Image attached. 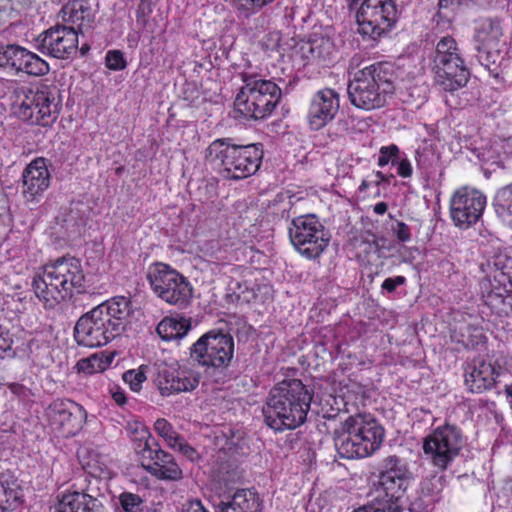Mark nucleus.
I'll return each mask as SVG.
<instances>
[{
    "mask_svg": "<svg viewBox=\"0 0 512 512\" xmlns=\"http://www.w3.org/2000/svg\"><path fill=\"white\" fill-rule=\"evenodd\" d=\"M131 313L129 298L116 296L106 300L77 320L74 327L76 343L86 348L107 345L123 332Z\"/></svg>",
    "mask_w": 512,
    "mask_h": 512,
    "instance_id": "obj_1",
    "label": "nucleus"
},
{
    "mask_svg": "<svg viewBox=\"0 0 512 512\" xmlns=\"http://www.w3.org/2000/svg\"><path fill=\"white\" fill-rule=\"evenodd\" d=\"M312 402L313 394L301 380H284L267 397L264 421L276 432L296 429L307 420Z\"/></svg>",
    "mask_w": 512,
    "mask_h": 512,
    "instance_id": "obj_2",
    "label": "nucleus"
},
{
    "mask_svg": "<svg viewBox=\"0 0 512 512\" xmlns=\"http://www.w3.org/2000/svg\"><path fill=\"white\" fill-rule=\"evenodd\" d=\"M85 280L80 261L74 257H62L43 266L32 281L36 297L46 308L56 305L80 292Z\"/></svg>",
    "mask_w": 512,
    "mask_h": 512,
    "instance_id": "obj_3",
    "label": "nucleus"
},
{
    "mask_svg": "<svg viewBox=\"0 0 512 512\" xmlns=\"http://www.w3.org/2000/svg\"><path fill=\"white\" fill-rule=\"evenodd\" d=\"M394 65L377 62L355 73L347 87L353 106L366 111L384 107L396 90Z\"/></svg>",
    "mask_w": 512,
    "mask_h": 512,
    "instance_id": "obj_4",
    "label": "nucleus"
},
{
    "mask_svg": "<svg viewBox=\"0 0 512 512\" xmlns=\"http://www.w3.org/2000/svg\"><path fill=\"white\" fill-rule=\"evenodd\" d=\"M384 436V428L374 415L356 413L342 422L335 448L341 458H364L381 447Z\"/></svg>",
    "mask_w": 512,
    "mask_h": 512,
    "instance_id": "obj_5",
    "label": "nucleus"
},
{
    "mask_svg": "<svg viewBox=\"0 0 512 512\" xmlns=\"http://www.w3.org/2000/svg\"><path fill=\"white\" fill-rule=\"evenodd\" d=\"M261 143L237 145L231 138L214 140L206 149L207 161L220 167L224 177L233 180L255 174L263 159Z\"/></svg>",
    "mask_w": 512,
    "mask_h": 512,
    "instance_id": "obj_6",
    "label": "nucleus"
},
{
    "mask_svg": "<svg viewBox=\"0 0 512 512\" xmlns=\"http://www.w3.org/2000/svg\"><path fill=\"white\" fill-rule=\"evenodd\" d=\"M243 85L236 95L234 105L245 118L260 120L272 114L278 105L282 91L272 80L255 73L241 74Z\"/></svg>",
    "mask_w": 512,
    "mask_h": 512,
    "instance_id": "obj_7",
    "label": "nucleus"
},
{
    "mask_svg": "<svg viewBox=\"0 0 512 512\" xmlns=\"http://www.w3.org/2000/svg\"><path fill=\"white\" fill-rule=\"evenodd\" d=\"M57 90L45 84L20 87L15 90L13 112L20 120L31 125L50 127L58 118Z\"/></svg>",
    "mask_w": 512,
    "mask_h": 512,
    "instance_id": "obj_8",
    "label": "nucleus"
},
{
    "mask_svg": "<svg viewBox=\"0 0 512 512\" xmlns=\"http://www.w3.org/2000/svg\"><path fill=\"white\" fill-rule=\"evenodd\" d=\"M356 10L358 33L377 42L387 35L397 22V7L393 0H347Z\"/></svg>",
    "mask_w": 512,
    "mask_h": 512,
    "instance_id": "obj_9",
    "label": "nucleus"
},
{
    "mask_svg": "<svg viewBox=\"0 0 512 512\" xmlns=\"http://www.w3.org/2000/svg\"><path fill=\"white\" fill-rule=\"evenodd\" d=\"M433 70L435 82L445 91H456L466 86L470 72L455 39L444 36L436 44Z\"/></svg>",
    "mask_w": 512,
    "mask_h": 512,
    "instance_id": "obj_10",
    "label": "nucleus"
},
{
    "mask_svg": "<svg viewBox=\"0 0 512 512\" xmlns=\"http://www.w3.org/2000/svg\"><path fill=\"white\" fill-rule=\"evenodd\" d=\"M133 448L142 468L156 479L179 481L183 478L182 469L173 455L163 450L146 429L133 438Z\"/></svg>",
    "mask_w": 512,
    "mask_h": 512,
    "instance_id": "obj_11",
    "label": "nucleus"
},
{
    "mask_svg": "<svg viewBox=\"0 0 512 512\" xmlns=\"http://www.w3.org/2000/svg\"><path fill=\"white\" fill-rule=\"evenodd\" d=\"M464 444L462 430L455 424L444 423L424 437L423 452L434 468L445 471L459 456Z\"/></svg>",
    "mask_w": 512,
    "mask_h": 512,
    "instance_id": "obj_12",
    "label": "nucleus"
},
{
    "mask_svg": "<svg viewBox=\"0 0 512 512\" xmlns=\"http://www.w3.org/2000/svg\"><path fill=\"white\" fill-rule=\"evenodd\" d=\"M294 248L305 258H318L328 247L331 235L314 214L294 218L288 228Z\"/></svg>",
    "mask_w": 512,
    "mask_h": 512,
    "instance_id": "obj_13",
    "label": "nucleus"
},
{
    "mask_svg": "<svg viewBox=\"0 0 512 512\" xmlns=\"http://www.w3.org/2000/svg\"><path fill=\"white\" fill-rule=\"evenodd\" d=\"M147 280L152 291L170 305L185 307L192 298L189 281L167 264H152L147 271Z\"/></svg>",
    "mask_w": 512,
    "mask_h": 512,
    "instance_id": "obj_14",
    "label": "nucleus"
},
{
    "mask_svg": "<svg viewBox=\"0 0 512 512\" xmlns=\"http://www.w3.org/2000/svg\"><path fill=\"white\" fill-rule=\"evenodd\" d=\"M234 355V339L229 333L211 330L190 348V356L204 367H228Z\"/></svg>",
    "mask_w": 512,
    "mask_h": 512,
    "instance_id": "obj_15",
    "label": "nucleus"
},
{
    "mask_svg": "<svg viewBox=\"0 0 512 512\" xmlns=\"http://www.w3.org/2000/svg\"><path fill=\"white\" fill-rule=\"evenodd\" d=\"M201 373L187 365L161 363L157 366L155 384L164 397L194 391L200 383Z\"/></svg>",
    "mask_w": 512,
    "mask_h": 512,
    "instance_id": "obj_16",
    "label": "nucleus"
},
{
    "mask_svg": "<svg viewBox=\"0 0 512 512\" xmlns=\"http://www.w3.org/2000/svg\"><path fill=\"white\" fill-rule=\"evenodd\" d=\"M486 206V197L478 190L461 187L450 199V215L455 226L467 229L481 218Z\"/></svg>",
    "mask_w": 512,
    "mask_h": 512,
    "instance_id": "obj_17",
    "label": "nucleus"
},
{
    "mask_svg": "<svg viewBox=\"0 0 512 512\" xmlns=\"http://www.w3.org/2000/svg\"><path fill=\"white\" fill-rule=\"evenodd\" d=\"M34 47L44 55L67 59L78 49V32L74 27L55 25L37 36Z\"/></svg>",
    "mask_w": 512,
    "mask_h": 512,
    "instance_id": "obj_18",
    "label": "nucleus"
},
{
    "mask_svg": "<svg viewBox=\"0 0 512 512\" xmlns=\"http://www.w3.org/2000/svg\"><path fill=\"white\" fill-rule=\"evenodd\" d=\"M340 108L339 93L332 88L315 92L309 102L307 122L312 130H320L330 123Z\"/></svg>",
    "mask_w": 512,
    "mask_h": 512,
    "instance_id": "obj_19",
    "label": "nucleus"
},
{
    "mask_svg": "<svg viewBox=\"0 0 512 512\" xmlns=\"http://www.w3.org/2000/svg\"><path fill=\"white\" fill-rule=\"evenodd\" d=\"M479 289L484 304L495 313L507 315L512 312V291L497 275L486 274L479 283Z\"/></svg>",
    "mask_w": 512,
    "mask_h": 512,
    "instance_id": "obj_20",
    "label": "nucleus"
},
{
    "mask_svg": "<svg viewBox=\"0 0 512 512\" xmlns=\"http://www.w3.org/2000/svg\"><path fill=\"white\" fill-rule=\"evenodd\" d=\"M52 423L58 426L63 436H74L83 427L87 413L74 401H57L51 406Z\"/></svg>",
    "mask_w": 512,
    "mask_h": 512,
    "instance_id": "obj_21",
    "label": "nucleus"
},
{
    "mask_svg": "<svg viewBox=\"0 0 512 512\" xmlns=\"http://www.w3.org/2000/svg\"><path fill=\"white\" fill-rule=\"evenodd\" d=\"M503 36V30L498 19L483 18L475 26L474 41L478 51V60L481 65L489 67L491 60V50H496L498 43Z\"/></svg>",
    "mask_w": 512,
    "mask_h": 512,
    "instance_id": "obj_22",
    "label": "nucleus"
},
{
    "mask_svg": "<svg viewBox=\"0 0 512 512\" xmlns=\"http://www.w3.org/2000/svg\"><path fill=\"white\" fill-rule=\"evenodd\" d=\"M52 512H105L101 500L84 491H64L57 495Z\"/></svg>",
    "mask_w": 512,
    "mask_h": 512,
    "instance_id": "obj_23",
    "label": "nucleus"
},
{
    "mask_svg": "<svg viewBox=\"0 0 512 512\" xmlns=\"http://www.w3.org/2000/svg\"><path fill=\"white\" fill-rule=\"evenodd\" d=\"M496 376V369L490 361L477 358L465 370V385L472 393H482L494 386Z\"/></svg>",
    "mask_w": 512,
    "mask_h": 512,
    "instance_id": "obj_24",
    "label": "nucleus"
},
{
    "mask_svg": "<svg viewBox=\"0 0 512 512\" xmlns=\"http://www.w3.org/2000/svg\"><path fill=\"white\" fill-rule=\"evenodd\" d=\"M23 194L29 200H34L42 194L50 184V174L43 158L32 161L23 171Z\"/></svg>",
    "mask_w": 512,
    "mask_h": 512,
    "instance_id": "obj_25",
    "label": "nucleus"
},
{
    "mask_svg": "<svg viewBox=\"0 0 512 512\" xmlns=\"http://www.w3.org/2000/svg\"><path fill=\"white\" fill-rule=\"evenodd\" d=\"M216 512H262V501L255 492L240 489L232 497L221 500Z\"/></svg>",
    "mask_w": 512,
    "mask_h": 512,
    "instance_id": "obj_26",
    "label": "nucleus"
},
{
    "mask_svg": "<svg viewBox=\"0 0 512 512\" xmlns=\"http://www.w3.org/2000/svg\"><path fill=\"white\" fill-rule=\"evenodd\" d=\"M62 18L65 22L76 25L83 33L89 30L95 19V12L91 7L90 0H72L63 6Z\"/></svg>",
    "mask_w": 512,
    "mask_h": 512,
    "instance_id": "obj_27",
    "label": "nucleus"
},
{
    "mask_svg": "<svg viewBox=\"0 0 512 512\" xmlns=\"http://www.w3.org/2000/svg\"><path fill=\"white\" fill-rule=\"evenodd\" d=\"M408 483L409 479L379 474L377 480L373 482L371 495L374 500L397 503L404 495Z\"/></svg>",
    "mask_w": 512,
    "mask_h": 512,
    "instance_id": "obj_28",
    "label": "nucleus"
},
{
    "mask_svg": "<svg viewBox=\"0 0 512 512\" xmlns=\"http://www.w3.org/2000/svg\"><path fill=\"white\" fill-rule=\"evenodd\" d=\"M21 498L20 485L10 472L0 473V512L13 511Z\"/></svg>",
    "mask_w": 512,
    "mask_h": 512,
    "instance_id": "obj_29",
    "label": "nucleus"
},
{
    "mask_svg": "<svg viewBox=\"0 0 512 512\" xmlns=\"http://www.w3.org/2000/svg\"><path fill=\"white\" fill-rule=\"evenodd\" d=\"M302 56L311 62H327L333 58V42L326 37H319L301 45Z\"/></svg>",
    "mask_w": 512,
    "mask_h": 512,
    "instance_id": "obj_30",
    "label": "nucleus"
},
{
    "mask_svg": "<svg viewBox=\"0 0 512 512\" xmlns=\"http://www.w3.org/2000/svg\"><path fill=\"white\" fill-rule=\"evenodd\" d=\"M190 330V323L184 318L165 317L157 325L158 335L165 341L184 337Z\"/></svg>",
    "mask_w": 512,
    "mask_h": 512,
    "instance_id": "obj_31",
    "label": "nucleus"
},
{
    "mask_svg": "<svg viewBox=\"0 0 512 512\" xmlns=\"http://www.w3.org/2000/svg\"><path fill=\"white\" fill-rule=\"evenodd\" d=\"M27 49L16 44H7L0 46V68L20 73Z\"/></svg>",
    "mask_w": 512,
    "mask_h": 512,
    "instance_id": "obj_32",
    "label": "nucleus"
},
{
    "mask_svg": "<svg viewBox=\"0 0 512 512\" xmlns=\"http://www.w3.org/2000/svg\"><path fill=\"white\" fill-rule=\"evenodd\" d=\"M494 206L499 217L512 227V184L497 191Z\"/></svg>",
    "mask_w": 512,
    "mask_h": 512,
    "instance_id": "obj_33",
    "label": "nucleus"
},
{
    "mask_svg": "<svg viewBox=\"0 0 512 512\" xmlns=\"http://www.w3.org/2000/svg\"><path fill=\"white\" fill-rule=\"evenodd\" d=\"M379 474L387 476L399 477L404 479H411V472L407 463L396 455L385 457L381 464Z\"/></svg>",
    "mask_w": 512,
    "mask_h": 512,
    "instance_id": "obj_34",
    "label": "nucleus"
},
{
    "mask_svg": "<svg viewBox=\"0 0 512 512\" xmlns=\"http://www.w3.org/2000/svg\"><path fill=\"white\" fill-rule=\"evenodd\" d=\"M49 70V64L44 59L27 49V55L24 57L20 73L39 77L46 75Z\"/></svg>",
    "mask_w": 512,
    "mask_h": 512,
    "instance_id": "obj_35",
    "label": "nucleus"
},
{
    "mask_svg": "<svg viewBox=\"0 0 512 512\" xmlns=\"http://www.w3.org/2000/svg\"><path fill=\"white\" fill-rule=\"evenodd\" d=\"M154 430L158 434L159 437L163 438L166 444L171 448L177 443L182 437L172 426L170 422H168L164 418H159L154 423Z\"/></svg>",
    "mask_w": 512,
    "mask_h": 512,
    "instance_id": "obj_36",
    "label": "nucleus"
},
{
    "mask_svg": "<svg viewBox=\"0 0 512 512\" xmlns=\"http://www.w3.org/2000/svg\"><path fill=\"white\" fill-rule=\"evenodd\" d=\"M233 2L238 16L249 18L271 3L272 0H233Z\"/></svg>",
    "mask_w": 512,
    "mask_h": 512,
    "instance_id": "obj_37",
    "label": "nucleus"
},
{
    "mask_svg": "<svg viewBox=\"0 0 512 512\" xmlns=\"http://www.w3.org/2000/svg\"><path fill=\"white\" fill-rule=\"evenodd\" d=\"M146 367L140 366L138 369H131L123 374L124 382L130 387L133 392H139L142 389V384L146 381Z\"/></svg>",
    "mask_w": 512,
    "mask_h": 512,
    "instance_id": "obj_38",
    "label": "nucleus"
},
{
    "mask_svg": "<svg viewBox=\"0 0 512 512\" xmlns=\"http://www.w3.org/2000/svg\"><path fill=\"white\" fill-rule=\"evenodd\" d=\"M143 499L134 493L123 492L119 495V504L124 512H142Z\"/></svg>",
    "mask_w": 512,
    "mask_h": 512,
    "instance_id": "obj_39",
    "label": "nucleus"
},
{
    "mask_svg": "<svg viewBox=\"0 0 512 512\" xmlns=\"http://www.w3.org/2000/svg\"><path fill=\"white\" fill-rule=\"evenodd\" d=\"M442 477L426 479L421 483L420 492L421 494L433 498L434 502H438L441 499V481Z\"/></svg>",
    "mask_w": 512,
    "mask_h": 512,
    "instance_id": "obj_40",
    "label": "nucleus"
},
{
    "mask_svg": "<svg viewBox=\"0 0 512 512\" xmlns=\"http://www.w3.org/2000/svg\"><path fill=\"white\" fill-rule=\"evenodd\" d=\"M400 156V150L399 148L391 144L389 146H382L379 150V156H378V166L384 167L391 163L393 166L396 165V161L398 160Z\"/></svg>",
    "mask_w": 512,
    "mask_h": 512,
    "instance_id": "obj_41",
    "label": "nucleus"
},
{
    "mask_svg": "<svg viewBox=\"0 0 512 512\" xmlns=\"http://www.w3.org/2000/svg\"><path fill=\"white\" fill-rule=\"evenodd\" d=\"M105 65L109 70L121 71L127 67V61L120 50H109L105 56Z\"/></svg>",
    "mask_w": 512,
    "mask_h": 512,
    "instance_id": "obj_42",
    "label": "nucleus"
},
{
    "mask_svg": "<svg viewBox=\"0 0 512 512\" xmlns=\"http://www.w3.org/2000/svg\"><path fill=\"white\" fill-rule=\"evenodd\" d=\"M107 363L96 355L78 362L79 370L86 374H94L105 370Z\"/></svg>",
    "mask_w": 512,
    "mask_h": 512,
    "instance_id": "obj_43",
    "label": "nucleus"
},
{
    "mask_svg": "<svg viewBox=\"0 0 512 512\" xmlns=\"http://www.w3.org/2000/svg\"><path fill=\"white\" fill-rule=\"evenodd\" d=\"M401 100L408 104H414L417 108L425 101V89L422 87H412L400 92Z\"/></svg>",
    "mask_w": 512,
    "mask_h": 512,
    "instance_id": "obj_44",
    "label": "nucleus"
},
{
    "mask_svg": "<svg viewBox=\"0 0 512 512\" xmlns=\"http://www.w3.org/2000/svg\"><path fill=\"white\" fill-rule=\"evenodd\" d=\"M229 291L230 293L227 294L228 301L233 303L238 302L241 299L248 301L247 297L245 296V293L249 292L247 282L232 281L229 284Z\"/></svg>",
    "mask_w": 512,
    "mask_h": 512,
    "instance_id": "obj_45",
    "label": "nucleus"
},
{
    "mask_svg": "<svg viewBox=\"0 0 512 512\" xmlns=\"http://www.w3.org/2000/svg\"><path fill=\"white\" fill-rule=\"evenodd\" d=\"M365 512H400L398 503L372 499L371 503L362 507Z\"/></svg>",
    "mask_w": 512,
    "mask_h": 512,
    "instance_id": "obj_46",
    "label": "nucleus"
},
{
    "mask_svg": "<svg viewBox=\"0 0 512 512\" xmlns=\"http://www.w3.org/2000/svg\"><path fill=\"white\" fill-rule=\"evenodd\" d=\"M416 160L418 168L423 170L426 176H428L431 167L436 161V157L430 149H425L423 151L418 150L416 152Z\"/></svg>",
    "mask_w": 512,
    "mask_h": 512,
    "instance_id": "obj_47",
    "label": "nucleus"
},
{
    "mask_svg": "<svg viewBox=\"0 0 512 512\" xmlns=\"http://www.w3.org/2000/svg\"><path fill=\"white\" fill-rule=\"evenodd\" d=\"M436 502L421 493L411 502V512H432Z\"/></svg>",
    "mask_w": 512,
    "mask_h": 512,
    "instance_id": "obj_48",
    "label": "nucleus"
},
{
    "mask_svg": "<svg viewBox=\"0 0 512 512\" xmlns=\"http://www.w3.org/2000/svg\"><path fill=\"white\" fill-rule=\"evenodd\" d=\"M171 448L179 451L191 461H194L198 458L197 451L191 445H189L183 437H181L180 440L177 441V443H175V445Z\"/></svg>",
    "mask_w": 512,
    "mask_h": 512,
    "instance_id": "obj_49",
    "label": "nucleus"
},
{
    "mask_svg": "<svg viewBox=\"0 0 512 512\" xmlns=\"http://www.w3.org/2000/svg\"><path fill=\"white\" fill-rule=\"evenodd\" d=\"M392 232L401 242H408L411 240L410 228L404 222L396 221V223L392 225Z\"/></svg>",
    "mask_w": 512,
    "mask_h": 512,
    "instance_id": "obj_50",
    "label": "nucleus"
},
{
    "mask_svg": "<svg viewBox=\"0 0 512 512\" xmlns=\"http://www.w3.org/2000/svg\"><path fill=\"white\" fill-rule=\"evenodd\" d=\"M13 339L8 329L0 326V358L3 354L11 352Z\"/></svg>",
    "mask_w": 512,
    "mask_h": 512,
    "instance_id": "obj_51",
    "label": "nucleus"
},
{
    "mask_svg": "<svg viewBox=\"0 0 512 512\" xmlns=\"http://www.w3.org/2000/svg\"><path fill=\"white\" fill-rule=\"evenodd\" d=\"M406 283V278L404 276H396L393 278H386L381 288L388 293H393L398 286L404 285Z\"/></svg>",
    "mask_w": 512,
    "mask_h": 512,
    "instance_id": "obj_52",
    "label": "nucleus"
},
{
    "mask_svg": "<svg viewBox=\"0 0 512 512\" xmlns=\"http://www.w3.org/2000/svg\"><path fill=\"white\" fill-rule=\"evenodd\" d=\"M395 166H397V174L399 176L403 178H408L412 175L413 168L411 162L406 157L401 158L399 156Z\"/></svg>",
    "mask_w": 512,
    "mask_h": 512,
    "instance_id": "obj_53",
    "label": "nucleus"
},
{
    "mask_svg": "<svg viewBox=\"0 0 512 512\" xmlns=\"http://www.w3.org/2000/svg\"><path fill=\"white\" fill-rule=\"evenodd\" d=\"M182 512H209L201 501L199 500H191L189 501Z\"/></svg>",
    "mask_w": 512,
    "mask_h": 512,
    "instance_id": "obj_54",
    "label": "nucleus"
},
{
    "mask_svg": "<svg viewBox=\"0 0 512 512\" xmlns=\"http://www.w3.org/2000/svg\"><path fill=\"white\" fill-rule=\"evenodd\" d=\"M387 209H388V205L385 202H378L374 205L373 211L376 214L382 215V214L386 213Z\"/></svg>",
    "mask_w": 512,
    "mask_h": 512,
    "instance_id": "obj_55",
    "label": "nucleus"
},
{
    "mask_svg": "<svg viewBox=\"0 0 512 512\" xmlns=\"http://www.w3.org/2000/svg\"><path fill=\"white\" fill-rule=\"evenodd\" d=\"M113 399L118 405H123L126 402V397L122 392H115L113 394Z\"/></svg>",
    "mask_w": 512,
    "mask_h": 512,
    "instance_id": "obj_56",
    "label": "nucleus"
},
{
    "mask_svg": "<svg viewBox=\"0 0 512 512\" xmlns=\"http://www.w3.org/2000/svg\"><path fill=\"white\" fill-rule=\"evenodd\" d=\"M375 177H376V180H375L376 185H379L381 182L385 181V179H386L385 175L380 171H377L375 173Z\"/></svg>",
    "mask_w": 512,
    "mask_h": 512,
    "instance_id": "obj_57",
    "label": "nucleus"
},
{
    "mask_svg": "<svg viewBox=\"0 0 512 512\" xmlns=\"http://www.w3.org/2000/svg\"><path fill=\"white\" fill-rule=\"evenodd\" d=\"M369 187H370V182H369V181H367V180H363V181H362V183H361V184H360V186H359V190H360L361 192H364V191H366Z\"/></svg>",
    "mask_w": 512,
    "mask_h": 512,
    "instance_id": "obj_58",
    "label": "nucleus"
},
{
    "mask_svg": "<svg viewBox=\"0 0 512 512\" xmlns=\"http://www.w3.org/2000/svg\"><path fill=\"white\" fill-rule=\"evenodd\" d=\"M506 393L508 396L512 397V385L506 387Z\"/></svg>",
    "mask_w": 512,
    "mask_h": 512,
    "instance_id": "obj_59",
    "label": "nucleus"
},
{
    "mask_svg": "<svg viewBox=\"0 0 512 512\" xmlns=\"http://www.w3.org/2000/svg\"><path fill=\"white\" fill-rule=\"evenodd\" d=\"M285 216H287V217H288V211H287V208H286V207H284V208L282 209V217H285Z\"/></svg>",
    "mask_w": 512,
    "mask_h": 512,
    "instance_id": "obj_60",
    "label": "nucleus"
},
{
    "mask_svg": "<svg viewBox=\"0 0 512 512\" xmlns=\"http://www.w3.org/2000/svg\"><path fill=\"white\" fill-rule=\"evenodd\" d=\"M353 512H365V509H363L362 507L358 508L357 510L353 511Z\"/></svg>",
    "mask_w": 512,
    "mask_h": 512,
    "instance_id": "obj_61",
    "label": "nucleus"
},
{
    "mask_svg": "<svg viewBox=\"0 0 512 512\" xmlns=\"http://www.w3.org/2000/svg\"><path fill=\"white\" fill-rule=\"evenodd\" d=\"M321 412L323 413V417H326V413H327V411H324V409H322V411H321Z\"/></svg>",
    "mask_w": 512,
    "mask_h": 512,
    "instance_id": "obj_62",
    "label": "nucleus"
}]
</instances>
